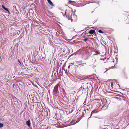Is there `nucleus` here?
I'll use <instances>...</instances> for the list:
<instances>
[{"label": "nucleus", "mask_w": 129, "mask_h": 129, "mask_svg": "<svg viewBox=\"0 0 129 129\" xmlns=\"http://www.w3.org/2000/svg\"><path fill=\"white\" fill-rule=\"evenodd\" d=\"M95 112L94 111H92L91 112V115H90V117H89L88 118V119H89V118H90L91 117V116H92V114L93 113H94Z\"/></svg>", "instance_id": "6"}, {"label": "nucleus", "mask_w": 129, "mask_h": 129, "mask_svg": "<svg viewBox=\"0 0 129 129\" xmlns=\"http://www.w3.org/2000/svg\"><path fill=\"white\" fill-rule=\"evenodd\" d=\"M58 86L56 85L54 87V91L55 93H56L58 90Z\"/></svg>", "instance_id": "1"}, {"label": "nucleus", "mask_w": 129, "mask_h": 129, "mask_svg": "<svg viewBox=\"0 0 129 129\" xmlns=\"http://www.w3.org/2000/svg\"><path fill=\"white\" fill-rule=\"evenodd\" d=\"M5 10L7 11L8 12H9V11L8 10V9L6 8H5V9H4Z\"/></svg>", "instance_id": "10"}, {"label": "nucleus", "mask_w": 129, "mask_h": 129, "mask_svg": "<svg viewBox=\"0 0 129 129\" xmlns=\"http://www.w3.org/2000/svg\"><path fill=\"white\" fill-rule=\"evenodd\" d=\"M95 31L94 30H91L89 31L88 33L90 34H93L95 33Z\"/></svg>", "instance_id": "3"}, {"label": "nucleus", "mask_w": 129, "mask_h": 129, "mask_svg": "<svg viewBox=\"0 0 129 129\" xmlns=\"http://www.w3.org/2000/svg\"><path fill=\"white\" fill-rule=\"evenodd\" d=\"M68 20H70V18H69V17L68 18Z\"/></svg>", "instance_id": "19"}, {"label": "nucleus", "mask_w": 129, "mask_h": 129, "mask_svg": "<svg viewBox=\"0 0 129 129\" xmlns=\"http://www.w3.org/2000/svg\"><path fill=\"white\" fill-rule=\"evenodd\" d=\"M2 7L4 9H5V7H4V6L3 5H2Z\"/></svg>", "instance_id": "11"}, {"label": "nucleus", "mask_w": 129, "mask_h": 129, "mask_svg": "<svg viewBox=\"0 0 129 129\" xmlns=\"http://www.w3.org/2000/svg\"><path fill=\"white\" fill-rule=\"evenodd\" d=\"M68 16L69 17H70V15H69V14H68Z\"/></svg>", "instance_id": "18"}, {"label": "nucleus", "mask_w": 129, "mask_h": 129, "mask_svg": "<svg viewBox=\"0 0 129 129\" xmlns=\"http://www.w3.org/2000/svg\"><path fill=\"white\" fill-rule=\"evenodd\" d=\"M86 84H84L83 86L81 87V88H83V90L84 89H85L86 88H88V86L86 85Z\"/></svg>", "instance_id": "2"}, {"label": "nucleus", "mask_w": 129, "mask_h": 129, "mask_svg": "<svg viewBox=\"0 0 129 129\" xmlns=\"http://www.w3.org/2000/svg\"><path fill=\"white\" fill-rule=\"evenodd\" d=\"M98 32L100 33H102L103 32L101 30H100L98 31Z\"/></svg>", "instance_id": "8"}, {"label": "nucleus", "mask_w": 129, "mask_h": 129, "mask_svg": "<svg viewBox=\"0 0 129 129\" xmlns=\"http://www.w3.org/2000/svg\"><path fill=\"white\" fill-rule=\"evenodd\" d=\"M101 129H106L104 128H102Z\"/></svg>", "instance_id": "21"}, {"label": "nucleus", "mask_w": 129, "mask_h": 129, "mask_svg": "<svg viewBox=\"0 0 129 129\" xmlns=\"http://www.w3.org/2000/svg\"><path fill=\"white\" fill-rule=\"evenodd\" d=\"M68 10H67L65 12V14L66 15V14H68L67 12H68Z\"/></svg>", "instance_id": "13"}, {"label": "nucleus", "mask_w": 129, "mask_h": 129, "mask_svg": "<svg viewBox=\"0 0 129 129\" xmlns=\"http://www.w3.org/2000/svg\"><path fill=\"white\" fill-rule=\"evenodd\" d=\"M48 3L51 6H54L53 3L50 0L48 1Z\"/></svg>", "instance_id": "5"}, {"label": "nucleus", "mask_w": 129, "mask_h": 129, "mask_svg": "<svg viewBox=\"0 0 129 129\" xmlns=\"http://www.w3.org/2000/svg\"><path fill=\"white\" fill-rule=\"evenodd\" d=\"M18 61L19 62V63L20 65L21 64V62H20V61L19 59H18Z\"/></svg>", "instance_id": "9"}, {"label": "nucleus", "mask_w": 129, "mask_h": 129, "mask_svg": "<svg viewBox=\"0 0 129 129\" xmlns=\"http://www.w3.org/2000/svg\"><path fill=\"white\" fill-rule=\"evenodd\" d=\"M75 123H74V124H72V125H74V124H75Z\"/></svg>", "instance_id": "22"}, {"label": "nucleus", "mask_w": 129, "mask_h": 129, "mask_svg": "<svg viewBox=\"0 0 129 129\" xmlns=\"http://www.w3.org/2000/svg\"><path fill=\"white\" fill-rule=\"evenodd\" d=\"M69 2H72V1H69Z\"/></svg>", "instance_id": "23"}, {"label": "nucleus", "mask_w": 129, "mask_h": 129, "mask_svg": "<svg viewBox=\"0 0 129 129\" xmlns=\"http://www.w3.org/2000/svg\"><path fill=\"white\" fill-rule=\"evenodd\" d=\"M74 122V121H72L71 122H70V123H72L73 122Z\"/></svg>", "instance_id": "17"}, {"label": "nucleus", "mask_w": 129, "mask_h": 129, "mask_svg": "<svg viewBox=\"0 0 129 129\" xmlns=\"http://www.w3.org/2000/svg\"><path fill=\"white\" fill-rule=\"evenodd\" d=\"M76 12V10H74V13H75V12Z\"/></svg>", "instance_id": "16"}, {"label": "nucleus", "mask_w": 129, "mask_h": 129, "mask_svg": "<svg viewBox=\"0 0 129 129\" xmlns=\"http://www.w3.org/2000/svg\"><path fill=\"white\" fill-rule=\"evenodd\" d=\"M88 39L87 38H86L84 40V41H86Z\"/></svg>", "instance_id": "14"}, {"label": "nucleus", "mask_w": 129, "mask_h": 129, "mask_svg": "<svg viewBox=\"0 0 129 129\" xmlns=\"http://www.w3.org/2000/svg\"><path fill=\"white\" fill-rule=\"evenodd\" d=\"M87 110H88V109H87Z\"/></svg>", "instance_id": "24"}, {"label": "nucleus", "mask_w": 129, "mask_h": 129, "mask_svg": "<svg viewBox=\"0 0 129 129\" xmlns=\"http://www.w3.org/2000/svg\"><path fill=\"white\" fill-rule=\"evenodd\" d=\"M79 65H81V64H79Z\"/></svg>", "instance_id": "25"}, {"label": "nucleus", "mask_w": 129, "mask_h": 129, "mask_svg": "<svg viewBox=\"0 0 129 129\" xmlns=\"http://www.w3.org/2000/svg\"><path fill=\"white\" fill-rule=\"evenodd\" d=\"M3 126V123H0V128H1Z\"/></svg>", "instance_id": "7"}, {"label": "nucleus", "mask_w": 129, "mask_h": 129, "mask_svg": "<svg viewBox=\"0 0 129 129\" xmlns=\"http://www.w3.org/2000/svg\"><path fill=\"white\" fill-rule=\"evenodd\" d=\"M2 7L4 9H5V7H4V6L3 5H2Z\"/></svg>", "instance_id": "12"}, {"label": "nucleus", "mask_w": 129, "mask_h": 129, "mask_svg": "<svg viewBox=\"0 0 129 129\" xmlns=\"http://www.w3.org/2000/svg\"><path fill=\"white\" fill-rule=\"evenodd\" d=\"M128 20L129 21V15H128L127 16V20Z\"/></svg>", "instance_id": "15"}, {"label": "nucleus", "mask_w": 129, "mask_h": 129, "mask_svg": "<svg viewBox=\"0 0 129 129\" xmlns=\"http://www.w3.org/2000/svg\"><path fill=\"white\" fill-rule=\"evenodd\" d=\"M26 125L30 127V121L29 120H28L26 122Z\"/></svg>", "instance_id": "4"}, {"label": "nucleus", "mask_w": 129, "mask_h": 129, "mask_svg": "<svg viewBox=\"0 0 129 129\" xmlns=\"http://www.w3.org/2000/svg\"><path fill=\"white\" fill-rule=\"evenodd\" d=\"M26 70V69H24V71H25Z\"/></svg>", "instance_id": "20"}]
</instances>
